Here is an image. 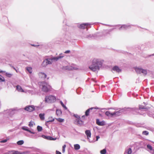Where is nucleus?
<instances>
[{
    "instance_id": "1",
    "label": "nucleus",
    "mask_w": 154,
    "mask_h": 154,
    "mask_svg": "<svg viewBox=\"0 0 154 154\" xmlns=\"http://www.w3.org/2000/svg\"><path fill=\"white\" fill-rule=\"evenodd\" d=\"M102 65V63L97 59H94L92 61V64L89 67V68L93 71L99 70L100 67Z\"/></svg>"
},
{
    "instance_id": "2",
    "label": "nucleus",
    "mask_w": 154,
    "mask_h": 154,
    "mask_svg": "<svg viewBox=\"0 0 154 154\" xmlns=\"http://www.w3.org/2000/svg\"><path fill=\"white\" fill-rule=\"evenodd\" d=\"M63 56H61L60 55L57 57H54L51 58V59H47L45 60L42 64V65L44 66H45L48 64H50L51 63V61L53 60H57L58 59L61 58L63 57Z\"/></svg>"
},
{
    "instance_id": "3",
    "label": "nucleus",
    "mask_w": 154,
    "mask_h": 154,
    "mask_svg": "<svg viewBox=\"0 0 154 154\" xmlns=\"http://www.w3.org/2000/svg\"><path fill=\"white\" fill-rule=\"evenodd\" d=\"M42 90L45 92L50 91L52 89L51 86L45 82L42 83Z\"/></svg>"
},
{
    "instance_id": "4",
    "label": "nucleus",
    "mask_w": 154,
    "mask_h": 154,
    "mask_svg": "<svg viewBox=\"0 0 154 154\" xmlns=\"http://www.w3.org/2000/svg\"><path fill=\"white\" fill-rule=\"evenodd\" d=\"M56 100V97L52 95H50L46 96L45 98V101L48 103H53Z\"/></svg>"
},
{
    "instance_id": "5",
    "label": "nucleus",
    "mask_w": 154,
    "mask_h": 154,
    "mask_svg": "<svg viewBox=\"0 0 154 154\" xmlns=\"http://www.w3.org/2000/svg\"><path fill=\"white\" fill-rule=\"evenodd\" d=\"M24 109L28 112H31L35 110V107L33 105H29L25 107Z\"/></svg>"
},
{
    "instance_id": "6",
    "label": "nucleus",
    "mask_w": 154,
    "mask_h": 154,
    "mask_svg": "<svg viewBox=\"0 0 154 154\" xmlns=\"http://www.w3.org/2000/svg\"><path fill=\"white\" fill-rule=\"evenodd\" d=\"M99 108L97 107H91L90 109H88L85 112V115L86 116H88L89 115L90 111L93 112L94 111H92V110L98 109Z\"/></svg>"
},
{
    "instance_id": "7",
    "label": "nucleus",
    "mask_w": 154,
    "mask_h": 154,
    "mask_svg": "<svg viewBox=\"0 0 154 154\" xmlns=\"http://www.w3.org/2000/svg\"><path fill=\"white\" fill-rule=\"evenodd\" d=\"M90 24L88 23H85L82 24H80L79 26V28L80 29H85L87 27V26Z\"/></svg>"
},
{
    "instance_id": "8",
    "label": "nucleus",
    "mask_w": 154,
    "mask_h": 154,
    "mask_svg": "<svg viewBox=\"0 0 154 154\" xmlns=\"http://www.w3.org/2000/svg\"><path fill=\"white\" fill-rule=\"evenodd\" d=\"M96 124L100 126H103L105 125V122L104 121L100 122L98 119H96Z\"/></svg>"
},
{
    "instance_id": "9",
    "label": "nucleus",
    "mask_w": 154,
    "mask_h": 154,
    "mask_svg": "<svg viewBox=\"0 0 154 154\" xmlns=\"http://www.w3.org/2000/svg\"><path fill=\"white\" fill-rule=\"evenodd\" d=\"M85 134L87 136L88 139H89L91 137V133L89 130H87L85 131Z\"/></svg>"
},
{
    "instance_id": "10",
    "label": "nucleus",
    "mask_w": 154,
    "mask_h": 154,
    "mask_svg": "<svg viewBox=\"0 0 154 154\" xmlns=\"http://www.w3.org/2000/svg\"><path fill=\"white\" fill-rule=\"evenodd\" d=\"M38 75L40 77L44 79L46 78L47 77V75L45 73L42 72L39 73Z\"/></svg>"
},
{
    "instance_id": "11",
    "label": "nucleus",
    "mask_w": 154,
    "mask_h": 154,
    "mask_svg": "<svg viewBox=\"0 0 154 154\" xmlns=\"http://www.w3.org/2000/svg\"><path fill=\"white\" fill-rule=\"evenodd\" d=\"M112 69L116 71L117 72H120L121 71V70L117 66H115L113 67Z\"/></svg>"
},
{
    "instance_id": "12",
    "label": "nucleus",
    "mask_w": 154,
    "mask_h": 154,
    "mask_svg": "<svg viewBox=\"0 0 154 154\" xmlns=\"http://www.w3.org/2000/svg\"><path fill=\"white\" fill-rule=\"evenodd\" d=\"M75 122L77 123V124H79L80 125H82L83 123V122L80 120V119H77L76 120Z\"/></svg>"
},
{
    "instance_id": "13",
    "label": "nucleus",
    "mask_w": 154,
    "mask_h": 154,
    "mask_svg": "<svg viewBox=\"0 0 154 154\" xmlns=\"http://www.w3.org/2000/svg\"><path fill=\"white\" fill-rule=\"evenodd\" d=\"M22 129L26 131H28L29 132L32 133L33 134H35V133L34 132H32L31 131L28 129L27 127H23L22 128Z\"/></svg>"
},
{
    "instance_id": "14",
    "label": "nucleus",
    "mask_w": 154,
    "mask_h": 154,
    "mask_svg": "<svg viewBox=\"0 0 154 154\" xmlns=\"http://www.w3.org/2000/svg\"><path fill=\"white\" fill-rule=\"evenodd\" d=\"M17 88L18 91L20 92H24V91L21 88V87L20 85H17Z\"/></svg>"
},
{
    "instance_id": "15",
    "label": "nucleus",
    "mask_w": 154,
    "mask_h": 154,
    "mask_svg": "<svg viewBox=\"0 0 154 154\" xmlns=\"http://www.w3.org/2000/svg\"><path fill=\"white\" fill-rule=\"evenodd\" d=\"M45 114L40 113L39 114V117L41 120H44L45 119Z\"/></svg>"
},
{
    "instance_id": "16",
    "label": "nucleus",
    "mask_w": 154,
    "mask_h": 154,
    "mask_svg": "<svg viewBox=\"0 0 154 154\" xmlns=\"http://www.w3.org/2000/svg\"><path fill=\"white\" fill-rule=\"evenodd\" d=\"M135 70L137 72L138 74H140L141 73L142 69L141 68H136L135 69Z\"/></svg>"
},
{
    "instance_id": "17",
    "label": "nucleus",
    "mask_w": 154,
    "mask_h": 154,
    "mask_svg": "<svg viewBox=\"0 0 154 154\" xmlns=\"http://www.w3.org/2000/svg\"><path fill=\"white\" fill-rule=\"evenodd\" d=\"M113 113H111L109 111H106L105 112V114L108 116H113Z\"/></svg>"
},
{
    "instance_id": "18",
    "label": "nucleus",
    "mask_w": 154,
    "mask_h": 154,
    "mask_svg": "<svg viewBox=\"0 0 154 154\" xmlns=\"http://www.w3.org/2000/svg\"><path fill=\"white\" fill-rule=\"evenodd\" d=\"M61 113L62 112L60 110L58 109L56 110V114L57 116H60L61 114Z\"/></svg>"
},
{
    "instance_id": "19",
    "label": "nucleus",
    "mask_w": 154,
    "mask_h": 154,
    "mask_svg": "<svg viewBox=\"0 0 154 154\" xmlns=\"http://www.w3.org/2000/svg\"><path fill=\"white\" fill-rule=\"evenodd\" d=\"M74 148L76 150H78L80 148V146L79 145L76 144L74 145Z\"/></svg>"
},
{
    "instance_id": "20",
    "label": "nucleus",
    "mask_w": 154,
    "mask_h": 154,
    "mask_svg": "<svg viewBox=\"0 0 154 154\" xmlns=\"http://www.w3.org/2000/svg\"><path fill=\"white\" fill-rule=\"evenodd\" d=\"M34 125L35 124L34 122L31 121L30 122H29L28 125L30 127H33V125Z\"/></svg>"
},
{
    "instance_id": "21",
    "label": "nucleus",
    "mask_w": 154,
    "mask_h": 154,
    "mask_svg": "<svg viewBox=\"0 0 154 154\" xmlns=\"http://www.w3.org/2000/svg\"><path fill=\"white\" fill-rule=\"evenodd\" d=\"M24 143V142L23 140H21L18 141L17 142V143L18 145H22Z\"/></svg>"
},
{
    "instance_id": "22",
    "label": "nucleus",
    "mask_w": 154,
    "mask_h": 154,
    "mask_svg": "<svg viewBox=\"0 0 154 154\" xmlns=\"http://www.w3.org/2000/svg\"><path fill=\"white\" fill-rule=\"evenodd\" d=\"M106 149H104L100 151V153L101 154H106Z\"/></svg>"
},
{
    "instance_id": "23",
    "label": "nucleus",
    "mask_w": 154,
    "mask_h": 154,
    "mask_svg": "<svg viewBox=\"0 0 154 154\" xmlns=\"http://www.w3.org/2000/svg\"><path fill=\"white\" fill-rule=\"evenodd\" d=\"M14 153L15 154H25V153L24 152H20L14 150Z\"/></svg>"
},
{
    "instance_id": "24",
    "label": "nucleus",
    "mask_w": 154,
    "mask_h": 154,
    "mask_svg": "<svg viewBox=\"0 0 154 154\" xmlns=\"http://www.w3.org/2000/svg\"><path fill=\"white\" fill-rule=\"evenodd\" d=\"M5 75L8 77H11L13 75V74L10 73L6 72L5 73Z\"/></svg>"
},
{
    "instance_id": "25",
    "label": "nucleus",
    "mask_w": 154,
    "mask_h": 154,
    "mask_svg": "<svg viewBox=\"0 0 154 154\" xmlns=\"http://www.w3.org/2000/svg\"><path fill=\"white\" fill-rule=\"evenodd\" d=\"M120 112L119 111L115 112L113 113V116L116 115V116H119L120 115Z\"/></svg>"
},
{
    "instance_id": "26",
    "label": "nucleus",
    "mask_w": 154,
    "mask_h": 154,
    "mask_svg": "<svg viewBox=\"0 0 154 154\" xmlns=\"http://www.w3.org/2000/svg\"><path fill=\"white\" fill-rule=\"evenodd\" d=\"M26 69L29 73H32V68L30 67H27V68Z\"/></svg>"
},
{
    "instance_id": "27",
    "label": "nucleus",
    "mask_w": 154,
    "mask_h": 154,
    "mask_svg": "<svg viewBox=\"0 0 154 154\" xmlns=\"http://www.w3.org/2000/svg\"><path fill=\"white\" fill-rule=\"evenodd\" d=\"M37 129L38 131H41L42 130V128L39 126H38L37 127Z\"/></svg>"
},
{
    "instance_id": "28",
    "label": "nucleus",
    "mask_w": 154,
    "mask_h": 154,
    "mask_svg": "<svg viewBox=\"0 0 154 154\" xmlns=\"http://www.w3.org/2000/svg\"><path fill=\"white\" fill-rule=\"evenodd\" d=\"M56 119L57 121H58L60 122H63L64 121V119L60 118H58V119Z\"/></svg>"
},
{
    "instance_id": "29",
    "label": "nucleus",
    "mask_w": 154,
    "mask_h": 154,
    "mask_svg": "<svg viewBox=\"0 0 154 154\" xmlns=\"http://www.w3.org/2000/svg\"><path fill=\"white\" fill-rule=\"evenodd\" d=\"M141 73H143L144 75H146L147 73V71L146 70L142 69Z\"/></svg>"
},
{
    "instance_id": "30",
    "label": "nucleus",
    "mask_w": 154,
    "mask_h": 154,
    "mask_svg": "<svg viewBox=\"0 0 154 154\" xmlns=\"http://www.w3.org/2000/svg\"><path fill=\"white\" fill-rule=\"evenodd\" d=\"M60 104L65 109H67V108L66 107V106L64 105V104L63 103L62 101L60 102Z\"/></svg>"
},
{
    "instance_id": "31",
    "label": "nucleus",
    "mask_w": 154,
    "mask_h": 154,
    "mask_svg": "<svg viewBox=\"0 0 154 154\" xmlns=\"http://www.w3.org/2000/svg\"><path fill=\"white\" fill-rule=\"evenodd\" d=\"M142 134H143L145 135H147L148 134L149 132L147 131H143V132Z\"/></svg>"
},
{
    "instance_id": "32",
    "label": "nucleus",
    "mask_w": 154,
    "mask_h": 154,
    "mask_svg": "<svg viewBox=\"0 0 154 154\" xmlns=\"http://www.w3.org/2000/svg\"><path fill=\"white\" fill-rule=\"evenodd\" d=\"M5 81L4 77L0 75V82Z\"/></svg>"
},
{
    "instance_id": "33",
    "label": "nucleus",
    "mask_w": 154,
    "mask_h": 154,
    "mask_svg": "<svg viewBox=\"0 0 154 154\" xmlns=\"http://www.w3.org/2000/svg\"><path fill=\"white\" fill-rule=\"evenodd\" d=\"M147 148L149 149L150 150H152V146L148 144L147 146Z\"/></svg>"
},
{
    "instance_id": "34",
    "label": "nucleus",
    "mask_w": 154,
    "mask_h": 154,
    "mask_svg": "<svg viewBox=\"0 0 154 154\" xmlns=\"http://www.w3.org/2000/svg\"><path fill=\"white\" fill-rule=\"evenodd\" d=\"M132 153V150L131 148H129L127 152L128 154H131Z\"/></svg>"
},
{
    "instance_id": "35",
    "label": "nucleus",
    "mask_w": 154,
    "mask_h": 154,
    "mask_svg": "<svg viewBox=\"0 0 154 154\" xmlns=\"http://www.w3.org/2000/svg\"><path fill=\"white\" fill-rule=\"evenodd\" d=\"M49 119H51V120H49L48 121H47V122H52L54 121V119L53 118H52V117H49Z\"/></svg>"
},
{
    "instance_id": "36",
    "label": "nucleus",
    "mask_w": 154,
    "mask_h": 154,
    "mask_svg": "<svg viewBox=\"0 0 154 154\" xmlns=\"http://www.w3.org/2000/svg\"><path fill=\"white\" fill-rule=\"evenodd\" d=\"M66 147V145H64L62 147V152L64 153L65 152V148Z\"/></svg>"
},
{
    "instance_id": "37",
    "label": "nucleus",
    "mask_w": 154,
    "mask_h": 154,
    "mask_svg": "<svg viewBox=\"0 0 154 154\" xmlns=\"http://www.w3.org/2000/svg\"><path fill=\"white\" fill-rule=\"evenodd\" d=\"M14 150L8 152V154H15L14 153Z\"/></svg>"
},
{
    "instance_id": "38",
    "label": "nucleus",
    "mask_w": 154,
    "mask_h": 154,
    "mask_svg": "<svg viewBox=\"0 0 154 154\" xmlns=\"http://www.w3.org/2000/svg\"><path fill=\"white\" fill-rule=\"evenodd\" d=\"M7 140H4L1 141V143H5L7 141Z\"/></svg>"
},
{
    "instance_id": "39",
    "label": "nucleus",
    "mask_w": 154,
    "mask_h": 154,
    "mask_svg": "<svg viewBox=\"0 0 154 154\" xmlns=\"http://www.w3.org/2000/svg\"><path fill=\"white\" fill-rule=\"evenodd\" d=\"M70 52V51H69V50H68V51H65V52H64V53H65V54H67V53H69Z\"/></svg>"
},
{
    "instance_id": "40",
    "label": "nucleus",
    "mask_w": 154,
    "mask_h": 154,
    "mask_svg": "<svg viewBox=\"0 0 154 154\" xmlns=\"http://www.w3.org/2000/svg\"><path fill=\"white\" fill-rule=\"evenodd\" d=\"M75 116V117H76L77 118V119H79L80 118V116H78V115H76V116Z\"/></svg>"
},
{
    "instance_id": "41",
    "label": "nucleus",
    "mask_w": 154,
    "mask_h": 154,
    "mask_svg": "<svg viewBox=\"0 0 154 154\" xmlns=\"http://www.w3.org/2000/svg\"><path fill=\"white\" fill-rule=\"evenodd\" d=\"M96 141H97L98 140V139H99L100 138V137L98 136H97L96 137Z\"/></svg>"
},
{
    "instance_id": "42",
    "label": "nucleus",
    "mask_w": 154,
    "mask_h": 154,
    "mask_svg": "<svg viewBox=\"0 0 154 154\" xmlns=\"http://www.w3.org/2000/svg\"><path fill=\"white\" fill-rule=\"evenodd\" d=\"M56 154H61L60 152L58 151H56Z\"/></svg>"
},
{
    "instance_id": "43",
    "label": "nucleus",
    "mask_w": 154,
    "mask_h": 154,
    "mask_svg": "<svg viewBox=\"0 0 154 154\" xmlns=\"http://www.w3.org/2000/svg\"><path fill=\"white\" fill-rule=\"evenodd\" d=\"M32 45L33 46L35 47H37L39 46V45Z\"/></svg>"
},
{
    "instance_id": "44",
    "label": "nucleus",
    "mask_w": 154,
    "mask_h": 154,
    "mask_svg": "<svg viewBox=\"0 0 154 154\" xmlns=\"http://www.w3.org/2000/svg\"><path fill=\"white\" fill-rule=\"evenodd\" d=\"M48 137H50L49 138H48V139L50 140H52V137L50 136Z\"/></svg>"
},
{
    "instance_id": "45",
    "label": "nucleus",
    "mask_w": 154,
    "mask_h": 154,
    "mask_svg": "<svg viewBox=\"0 0 154 154\" xmlns=\"http://www.w3.org/2000/svg\"><path fill=\"white\" fill-rule=\"evenodd\" d=\"M66 69H68L69 70H70V69H71L70 68V67H69H69L67 68V67H66Z\"/></svg>"
},
{
    "instance_id": "46",
    "label": "nucleus",
    "mask_w": 154,
    "mask_h": 154,
    "mask_svg": "<svg viewBox=\"0 0 154 154\" xmlns=\"http://www.w3.org/2000/svg\"><path fill=\"white\" fill-rule=\"evenodd\" d=\"M125 26L124 25V26H122V27H121V28H124L125 27Z\"/></svg>"
},
{
    "instance_id": "47",
    "label": "nucleus",
    "mask_w": 154,
    "mask_h": 154,
    "mask_svg": "<svg viewBox=\"0 0 154 154\" xmlns=\"http://www.w3.org/2000/svg\"><path fill=\"white\" fill-rule=\"evenodd\" d=\"M152 153V154H154V149L153 150V152Z\"/></svg>"
},
{
    "instance_id": "48",
    "label": "nucleus",
    "mask_w": 154,
    "mask_h": 154,
    "mask_svg": "<svg viewBox=\"0 0 154 154\" xmlns=\"http://www.w3.org/2000/svg\"><path fill=\"white\" fill-rule=\"evenodd\" d=\"M8 154V152H6V153H4V154Z\"/></svg>"
},
{
    "instance_id": "49",
    "label": "nucleus",
    "mask_w": 154,
    "mask_h": 154,
    "mask_svg": "<svg viewBox=\"0 0 154 154\" xmlns=\"http://www.w3.org/2000/svg\"><path fill=\"white\" fill-rule=\"evenodd\" d=\"M82 118H84V117H85V116H82Z\"/></svg>"
},
{
    "instance_id": "50",
    "label": "nucleus",
    "mask_w": 154,
    "mask_h": 154,
    "mask_svg": "<svg viewBox=\"0 0 154 154\" xmlns=\"http://www.w3.org/2000/svg\"><path fill=\"white\" fill-rule=\"evenodd\" d=\"M140 109H143V108H141L140 107Z\"/></svg>"
},
{
    "instance_id": "51",
    "label": "nucleus",
    "mask_w": 154,
    "mask_h": 154,
    "mask_svg": "<svg viewBox=\"0 0 154 154\" xmlns=\"http://www.w3.org/2000/svg\"><path fill=\"white\" fill-rule=\"evenodd\" d=\"M50 137H47V139H48V138H49Z\"/></svg>"
}]
</instances>
